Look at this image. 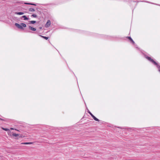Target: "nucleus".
Here are the masks:
<instances>
[{
  "mask_svg": "<svg viewBox=\"0 0 160 160\" xmlns=\"http://www.w3.org/2000/svg\"><path fill=\"white\" fill-rule=\"evenodd\" d=\"M91 116L92 118H93V117L94 116L92 114Z\"/></svg>",
  "mask_w": 160,
  "mask_h": 160,
  "instance_id": "obj_21",
  "label": "nucleus"
},
{
  "mask_svg": "<svg viewBox=\"0 0 160 160\" xmlns=\"http://www.w3.org/2000/svg\"><path fill=\"white\" fill-rule=\"evenodd\" d=\"M146 2H149H149H148L147 1H146Z\"/></svg>",
  "mask_w": 160,
  "mask_h": 160,
  "instance_id": "obj_25",
  "label": "nucleus"
},
{
  "mask_svg": "<svg viewBox=\"0 0 160 160\" xmlns=\"http://www.w3.org/2000/svg\"><path fill=\"white\" fill-rule=\"evenodd\" d=\"M24 12H15V14L17 15H22L24 14Z\"/></svg>",
  "mask_w": 160,
  "mask_h": 160,
  "instance_id": "obj_6",
  "label": "nucleus"
},
{
  "mask_svg": "<svg viewBox=\"0 0 160 160\" xmlns=\"http://www.w3.org/2000/svg\"><path fill=\"white\" fill-rule=\"evenodd\" d=\"M15 25L18 28L21 29H23V27L25 28L26 27V24L23 23H21L20 24L16 23Z\"/></svg>",
  "mask_w": 160,
  "mask_h": 160,
  "instance_id": "obj_2",
  "label": "nucleus"
},
{
  "mask_svg": "<svg viewBox=\"0 0 160 160\" xmlns=\"http://www.w3.org/2000/svg\"><path fill=\"white\" fill-rule=\"evenodd\" d=\"M29 12H33L35 11V10L33 8H31L29 9Z\"/></svg>",
  "mask_w": 160,
  "mask_h": 160,
  "instance_id": "obj_10",
  "label": "nucleus"
},
{
  "mask_svg": "<svg viewBox=\"0 0 160 160\" xmlns=\"http://www.w3.org/2000/svg\"><path fill=\"white\" fill-rule=\"evenodd\" d=\"M29 22L30 24H34L36 22V21H29Z\"/></svg>",
  "mask_w": 160,
  "mask_h": 160,
  "instance_id": "obj_8",
  "label": "nucleus"
},
{
  "mask_svg": "<svg viewBox=\"0 0 160 160\" xmlns=\"http://www.w3.org/2000/svg\"><path fill=\"white\" fill-rule=\"evenodd\" d=\"M2 129L3 130L6 131H8L9 130V129L8 128H2Z\"/></svg>",
  "mask_w": 160,
  "mask_h": 160,
  "instance_id": "obj_12",
  "label": "nucleus"
},
{
  "mask_svg": "<svg viewBox=\"0 0 160 160\" xmlns=\"http://www.w3.org/2000/svg\"><path fill=\"white\" fill-rule=\"evenodd\" d=\"M51 21L50 20H48L45 25V27L46 28H48L51 25Z\"/></svg>",
  "mask_w": 160,
  "mask_h": 160,
  "instance_id": "obj_3",
  "label": "nucleus"
},
{
  "mask_svg": "<svg viewBox=\"0 0 160 160\" xmlns=\"http://www.w3.org/2000/svg\"><path fill=\"white\" fill-rule=\"evenodd\" d=\"M145 57L146 58L148 59L149 61L152 63L154 64L157 66V67L158 69V71L160 72V66L158 64L155 62L153 59H152L150 57H148L146 55H145Z\"/></svg>",
  "mask_w": 160,
  "mask_h": 160,
  "instance_id": "obj_1",
  "label": "nucleus"
},
{
  "mask_svg": "<svg viewBox=\"0 0 160 160\" xmlns=\"http://www.w3.org/2000/svg\"><path fill=\"white\" fill-rule=\"evenodd\" d=\"M31 17L34 18H36L37 17V15L35 14H33L31 15Z\"/></svg>",
  "mask_w": 160,
  "mask_h": 160,
  "instance_id": "obj_14",
  "label": "nucleus"
},
{
  "mask_svg": "<svg viewBox=\"0 0 160 160\" xmlns=\"http://www.w3.org/2000/svg\"><path fill=\"white\" fill-rule=\"evenodd\" d=\"M30 5H34V6H36V5L34 3H30Z\"/></svg>",
  "mask_w": 160,
  "mask_h": 160,
  "instance_id": "obj_18",
  "label": "nucleus"
},
{
  "mask_svg": "<svg viewBox=\"0 0 160 160\" xmlns=\"http://www.w3.org/2000/svg\"><path fill=\"white\" fill-rule=\"evenodd\" d=\"M93 118L96 121H99V120L95 116L93 117Z\"/></svg>",
  "mask_w": 160,
  "mask_h": 160,
  "instance_id": "obj_11",
  "label": "nucleus"
},
{
  "mask_svg": "<svg viewBox=\"0 0 160 160\" xmlns=\"http://www.w3.org/2000/svg\"><path fill=\"white\" fill-rule=\"evenodd\" d=\"M0 120H2V121H6L7 120L6 119H2V118H0Z\"/></svg>",
  "mask_w": 160,
  "mask_h": 160,
  "instance_id": "obj_15",
  "label": "nucleus"
},
{
  "mask_svg": "<svg viewBox=\"0 0 160 160\" xmlns=\"http://www.w3.org/2000/svg\"><path fill=\"white\" fill-rule=\"evenodd\" d=\"M39 28H40V29H41L42 28V27H40Z\"/></svg>",
  "mask_w": 160,
  "mask_h": 160,
  "instance_id": "obj_24",
  "label": "nucleus"
},
{
  "mask_svg": "<svg viewBox=\"0 0 160 160\" xmlns=\"http://www.w3.org/2000/svg\"><path fill=\"white\" fill-rule=\"evenodd\" d=\"M22 18H24V20H28L29 19V18H27V17L25 15L21 17V19Z\"/></svg>",
  "mask_w": 160,
  "mask_h": 160,
  "instance_id": "obj_5",
  "label": "nucleus"
},
{
  "mask_svg": "<svg viewBox=\"0 0 160 160\" xmlns=\"http://www.w3.org/2000/svg\"><path fill=\"white\" fill-rule=\"evenodd\" d=\"M32 144V142H24L21 143V144L24 145H30Z\"/></svg>",
  "mask_w": 160,
  "mask_h": 160,
  "instance_id": "obj_7",
  "label": "nucleus"
},
{
  "mask_svg": "<svg viewBox=\"0 0 160 160\" xmlns=\"http://www.w3.org/2000/svg\"><path fill=\"white\" fill-rule=\"evenodd\" d=\"M88 112L91 115L92 114V113L88 110Z\"/></svg>",
  "mask_w": 160,
  "mask_h": 160,
  "instance_id": "obj_17",
  "label": "nucleus"
},
{
  "mask_svg": "<svg viewBox=\"0 0 160 160\" xmlns=\"http://www.w3.org/2000/svg\"><path fill=\"white\" fill-rule=\"evenodd\" d=\"M26 32H31L30 31H26Z\"/></svg>",
  "mask_w": 160,
  "mask_h": 160,
  "instance_id": "obj_23",
  "label": "nucleus"
},
{
  "mask_svg": "<svg viewBox=\"0 0 160 160\" xmlns=\"http://www.w3.org/2000/svg\"><path fill=\"white\" fill-rule=\"evenodd\" d=\"M39 35V36H40V37H41L42 38H44V39H45L46 40H47L48 38V37L42 36L41 35Z\"/></svg>",
  "mask_w": 160,
  "mask_h": 160,
  "instance_id": "obj_9",
  "label": "nucleus"
},
{
  "mask_svg": "<svg viewBox=\"0 0 160 160\" xmlns=\"http://www.w3.org/2000/svg\"><path fill=\"white\" fill-rule=\"evenodd\" d=\"M130 41L132 42V41H133V40L132 39H131V40H130Z\"/></svg>",
  "mask_w": 160,
  "mask_h": 160,
  "instance_id": "obj_22",
  "label": "nucleus"
},
{
  "mask_svg": "<svg viewBox=\"0 0 160 160\" xmlns=\"http://www.w3.org/2000/svg\"><path fill=\"white\" fill-rule=\"evenodd\" d=\"M25 4H28V5H30V3H24Z\"/></svg>",
  "mask_w": 160,
  "mask_h": 160,
  "instance_id": "obj_19",
  "label": "nucleus"
},
{
  "mask_svg": "<svg viewBox=\"0 0 160 160\" xmlns=\"http://www.w3.org/2000/svg\"><path fill=\"white\" fill-rule=\"evenodd\" d=\"M131 42H132V43L133 44V45L135 44V42H134L133 41H132Z\"/></svg>",
  "mask_w": 160,
  "mask_h": 160,
  "instance_id": "obj_20",
  "label": "nucleus"
},
{
  "mask_svg": "<svg viewBox=\"0 0 160 160\" xmlns=\"http://www.w3.org/2000/svg\"><path fill=\"white\" fill-rule=\"evenodd\" d=\"M28 28L29 29H30L32 31H35L36 30V28H33L30 26H28Z\"/></svg>",
  "mask_w": 160,
  "mask_h": 160,
  "instance_id": "obj_4",
  "label": "nucleus"
},
{
  "mask_svg": "<svg viewBox=\"0 0 160 160\" xmlns=\"http://www.w3.org/2000/svg\"><path fill=\"white\" fill-rule=\"evenodd\" d=\"M119 128H121L118 127Z\"/></svg>",
  "mask_w": 160,
  "mask_h": 160,
  "instance_id": "obj_26",
  "label": "nucleus"
},
{
  "mask_svg": "<svg viewBox=\"0 0 160 160\" xmlns=\"http://www.w3.org/2000/svg\"><path fill=\"white\" fill-rule=\"evenodd\" d=\"M12 135L13 136L18 137V136H19V134H16V133H13L12 134Z\"/></svg>",
  "mask_w": 160,
  "mask_h": 160,
  "instance_id": "obj_13",
  "label": "nucleus"
},
{
  "mask_svg": "<svg viewBox=\"0 0 160 160\" xmlns=\"http://www.w3.org/2000/svg\"><path fill=\"white\" fill-rule=\"evenodd\" d=\"M127 38H128V39L130 41V40H131V39H132L130 37H127Z\"/></svg>",
  "mask_w": 160,
  "mask_h": 160,
  "instance_id": "obj_16",
  "label": "nucleus"
}]
</instances>
